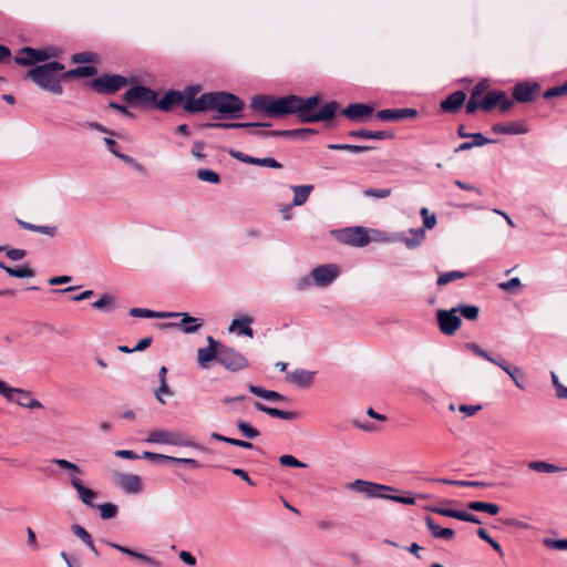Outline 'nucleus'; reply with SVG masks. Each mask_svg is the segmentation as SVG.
<instances>
[{
	"mask_svg": "<svg viewBox=\"0 0 567 567\" xmlns=\"http://www.w3.org/2000/svg\"><path fill=\"white\" fill-rule=\"evenodd\" d=\"M319 100L318 95L303 99L293 94L281 97L260 94L251 99L250 107L274 118L297 114L301 123H313L333 118L339 104L332 101L317 110Z\"/></svg>",
	"mask_w": 567,
	"mask_h": 567,
	"instance_id": "1",
	"label": "nucleus"
},
{
	"mask_svg": "<svg viewBox=\"0 0 567 567\" xmlns=\"http://www.w3.org/2000/svg\"><path fill=\"white\" fill-rule=\"evenodd\" d=\"M63 70L64 65L62 63L52 61L30 69L28 78L32 79L43 90L61 95L63 93L61 79L63 78L59 73Z\"/></svg>",
	"mask_w": 567,
	"mask_h": 567,
	"instance_id": "2",
	"label": "nucleus"
},
{
	"mask_svg": "<svg viewBox=\"0 0 567 567\" xmlns=\"http://www.w3.org/2000/svg\"><path fill=\"white\" fill-rule=\"evenodd\" d=\"M347 488L360 493L368 498H382L390 499L396 503L405 504V505H414L415 498L410 496H394L391 495V492H396L398 489L390 486L383 485L374 482H369L364 480H355L352 483L348 484Z\"/></svg>",
	"mask_w": 567,
	"mask_h": 567,
	"instance_id": "3",
	"label": "nucleus"
},
{
	"mask_svg": "<svg viewBox=\"0 0 567 567\" xmlns=\"http://www.w3.org/2000/svg\"><path fill=\"white\" fill-rule=\"evenodd\" d=\"M244 106V101L235 94L213 92V111H217L220 118L241 117Z\"/></svg>",
	"mask_w": 567,
	"mask_h": 567,
	"instance_id": "4",
	"label": "nucleus"
},
{
	"mask_svg": "<svg viewBox=\"0 0 567 567\" xmlns=\"http://www.w3.org/2000/svg\"><path fill=\"white\" fill-rule=\"evenodd\" d=\"M486 81L478 82L471 92L470 100L465 104L467 114H474L476 110L489 111L496 106V91L487 92Z\"/></svg>",
	"mask_w": 567,
	"mask_h": 567,
	"instance_id": "5",
	"label": "nucleus"
},
{
	"mask_svg": "<svg viewBox=\"0 0 567 567\" xmlns=\"http://www.w3.org/2000/svg\"><path fill=\"white\" fill-rule=\"evenodd\" d=\"M61 50L52 47L44 49H33L25 47L19 51L14 58V61L19 65H32L38 62H44L51 58H59Z\"/></svg>",
	"mask_w": 567,
	"mask_h": 567,
	"instance_id": "6",
	"label": "nucleus"
},
{
	"mask_svg": "<svg viewBox=\"0 0 567 567\" xmlns=\"http://www.w3.org/2000/svg\"><path fill=\"white\" fill-rule=\"evenodd\" d=\"M147 443L166 444L175 446L196 447L197 444L188 440L183 433L166 430H153L148 433Z\"/></svg>",
	"mask_w": 567,
	"mask_h": 567,
	"instance_id": "7",
	"label": "nucleus"
},
{
	"mask_svg": "<svg viewBox=\"0 0 567 567\" xmlns=\"http://www.w3.org/2000/svg\"><path fill=\"white\" fill-rule=\"evenodd\" d=\"M218 363L231 372L246 369L249 364L243 353L224 343L219 347Z\"/></svg>",
	"mask_w": 567,
	"mask_h": 567,
	"instance_id": "8",
	"label": "nucleus"
},
{
	"mask_svg": "<svg viewBox=\"0 0 567 567\" xmlns=\"http://www.w3.org/2000/svg\"><path fill=\"white\" fill-rule=\"evenodd\" d=\"M127 84V79L118 74H103L91 82V87L97 93H115Z\"/></svg>",
	"mask_w": 567,
	"mask_h": 567,
	"instance_id": "9",
	"label": "nucleus"
},
{
	"mask_svg": "<svg viewBox=\"0 0 567 567\" xmlns=\"http://www.w3.org/2000/svg\"><path fill=\"white\" fill-rule=\"evenodd\" d=\"M337 239L352 247H364L370 243V237L361 226L348 227L338 231Z\"/></svg>",
	"mask_w": 567,
	"mask_h": 567,
	"instance_id": "10",
	"label": "nucleus"
},
{
	"mask_svg": "<svg viewBox=\"0 0 567 567\" xmlns=\"http://www.w3.org/2000/svg\"><path fill=\"white\" fill-rule=\"evenodd\" d=\"M123 99L131 104L155 105L157 93L143 85H134L128 89Z\"/></svg>",
	"mask_w": 567,
	"mask_h": 567,
	"instance_id": "11",
	"label": "nucleus"
},
{
	"mask_svg": "<svg viewBox=\"0 0 567 567\" xmlns=\"http://www.w3.org/2000/svg\"><path fill=\"white\" fill-rule=\"evenodd\" d=\"M440 330L446 334H454L461 326V317L457 315V309L439 310L436 313Z\"/></svg>",
	"mask_w": 567,
	"mask_h": 567,
	"instance_id": "12",
	"label": "nucleus"
},
{
	"mask_svg": "<svg viewBox=\"0 0 567 567\" xmlns=\"http://www.w3.org/2000/svg\"><path fill=\"white\" fill-rule=\"evenodd\" d=\"M339 269L333 264L328 265H321L318 267H315L311 270V278L313 281V285L318 287H327L331 285L338 277Z\"/></svg>",
	"mask_w": 567,
	"mask_h": 567,
	"instance_id": "13",
	"label": "nucleus"
},
{
	"mask_svg": "<svg viewBox=\"0 0 567 567\" xmlns=\"http://www.w3.org/2000/svg\"><path fill=\"white\" fill-rule=\"evenodd\" d=\"M208 346L197 349V364L202 369H208L213 360L218 361L219 347L221 342L216 341L212 336L207 337Z\"/></svg>",
	"mask_w": 567,
	"mask_h": 567,
	"instance_id": "14",
	"label": "nucleus"
},
{
	"mask_svg": "<svg viewBox=\"0 0 567 567\" xmlns=\"http://www.w3.org/2000/svg\"><path fill=\"white\" fill-rule=\"evenodd\" d=\"M417 115V111L415 109L404 107V109H386L380 110L375 113V116L380 121L388 122H399L406 118H414Z\"/></svg>",
	"mask_w": 567,
	"mask_h": 567,
	"instance_id": "15",
	"label": "nucleus"
},
{
	"mask_svg": "<svg viewBox=\"0 0 567 567\" xmlns=\"http://www.w3.org/2000/svg\"><path fill=\"white\" fill-rule=\"evenodd\" d=\"M183 107L188 113L213 111V92L204 93L199 97L187 99Z\"/></svg>",
	"mask_w": 567,
	"mask_h": 567,
	"instance_id": "16",
	"label": "nucleus"
},
{
	"mask_svg": "<svg viewBox=\"0 0 567 567\" xmlns=\"http://www.w3.org/2000/svg\"><path fill=\"white\" fill-rule=\"evenodd\" d=\"M229 155L243 163H246V164H251V165H258V166H266V167H271V168H281V164L279 162H277L274 157H264V158H258V157H252V156H249V155H246L239 151H235V150H229Z\"/></svg>",
	"mask_w": 567,
	"mask_h": 567,
	"instance_id": "17",
	"label": "nucleus"
},
{
	"mask_svg": "<svg viewBox=\"0 0 567 567\" xmlns=\"http://www.w3.org/2000/svg\"><path fill=\"white\" fill-rule=\"evenodd\" d=\"M373 113V107L369 104L353 103L341 110V114L351 121H364Z\"/></svg>",
	"mask_w": 567,
	"mask_h": 567,
	"instance_id": "18",
	"label": "nucleus"
},
{
	"mask_svg": "<svg viewBox=\"0 0 567 567\" xmlns=\"http://www.w3.org/2000/svg\"><path fill=\"white\" fill-rule=\"evenodd\" d=\"M538 91L539 85L537 83L523 82L515 85L513 96L516 101L526 103L532 101Z\"/></svg>",
	"mask_w": 567,
	"mask_h": 567,
	"instance_id": "19",
	"label": "nucleus"
},
{
	"mask_svg": "<svg viewBox=\"0 0 567 567\" xmlns=\"http://www.w3.org/2000/svg\"><path fill=\"white\" fill-rule=\"evenodd\" d=\"M184 100L185 96L182 92L171 90L166 92L158 102H155V106L163 112H168L174 106L184 103Z\"/></svg>",
	"mask_w": 567,
	"mask_h": 567,
	"instance_id": "20",
	"label": "nucleus"
},
{
	"mask_svg": "<svg viewBox=\"0 0 567 567\" xmlns=\"http://www.w3.org/2000/svg\"><path fill=\"white\" fill-rule=\"evenodd\" d=\"M117 482L126 494H137L142 491V482L135 474H118Z\"/></svg>",
	"mask_w": 567,
	"mask_h": 567,
	"instance_id": "21",
	"label": "nucleus"
},
{
	"mask_svg": "<svg viewBox=\"0 0 567 567\" xmlns=\"http://www.w3.org/2000/svg\"><path fill=\"white\" fill-rule=\"evenodd\" d=\"M465 92L455 91L441 102V109L446 113H455L465 103Z\"/></svg>",
	"mask_w": 567,
	"mask_h": 567,
	"instance_id": "22",
	"label": "nucleus"
},
{
	"mask_svg": "<svg viewBox=\"0 0 567 567\" xmlns=\"http://www.w3.org/2000/svg\"><path fill=\"white\" fill-rule=\"evenodd\" d=\"M18 405L27 409H42V403L34 399L30 391H27L21 388H16L14 391V400Z\"/></svg>",
	"mask_w": 567,
	"mask_h": 567,
	"instance_id": "23",
	"label": "nucleus"
},
{
	"mask_svg": "<svg viewBox=\"0 0 567 567\" xmlns=\"http://www.w3.org/2000/svg\"><path fill=\"white\" fill-rule=\"evenodd\" d=\"M103 543L111 547V548H114L121 553H124L131 557H134V558H137L140 560H142L143 563L150 565V566H154V567H158L159 566V563L157 560H155L153 557H150L147 555H144L142 553H138L136 550H133L128 547H125V546H122V545H118L116 543H113V542H110V540H103Z\"/></svg>",
	"mask_w": 567,
	"mask_h": 567,
	"instance_id": "24",
	"label": "nucleus"
},
{
	"mask_svg": "<svg viewBox=\"0 0 567 567\" xmlns=\"http://www.w3.org/2000/svg\"><path fill=\"white\" fill-rule=\"evenodd\" d=\"M255 409L257 411L264 412L269 416L278 417L287 421H292L299 417L298 412L295 411H284L277 408L267 406L260 402H255Z\"/></svg>",
	"mask_w": 567,
	"mask_h": 567,
	"instance_id": "25",
	"label": "nucleus"
},
{
	"mask_svg": "<svg viewBox=\"0 0 567 567\" xmlns=\"http://www.w3.org/2000/svg\"><path fill=\"white\" fill-rule=\"evenodd\" d=\"M176 317H182V320L177 326L184 333H195L203 327V319L192 317L187 312L177 313Z\"/></svg>",
	"mask_w": 567,
	"mask_h": 567,
	"instance_id": "26",
	"label": "nucleus"
},
{
	"mask_svg": "<svg viewBox=\"0 0 567 567\" xmlns=\"http://www.w3.org/2000/svg\"><path fill=\"white\" fill-rule=\"evenodd\" d=\"M353 138L364 140H392L394 134L389 131H369V130H355L348 133Z\"/></svg>",
	"mask_w": 567,
	"mask_h": 567,
	"instance_id": "27",
	"label": "nucleus"
},
{
	"mask_svg": "<svg viewBox=\"0 0 567 567\" xmlns=\"http://www.w3.org/2000/svg\"><path fill=\"white\" fill-rule=\"evenodd\" d=\"M289 380L300 388H308L313 383L315 372L297 369L288 375Z\"/></svg>",
	"mask_w": 567,
	"mask_h": 567,
	"instance_id": "28",
	"label": "nucleus"
},
{
	"mask_svg": "<svg viewBox=\"0 0 567 567\" xmlns=\"http://www.w3.org/2000/svg\"><path fill=\"white\" fill-rule=\"evenodd\" d=\"M207 127H215L221 130H231V128H258V127H269L270 123H259V122H246V123H226V122H215L206 124Z\"/></svg>",
	"mask_w": 567,
	"mask_h": 567,
	"instance_id": "29",
	"label": "nucleus"
},
{
	"mask_svg": "<svg viewBox=\"0 0 567 567\" xmlns=\"http://www.w3.org/2000/svg\"><path fill=\"white\" fill-rule=\"evenodd\" d=\"M528 132V125L522 121L498 124V134L519 135L527 134Z\"/></svg>",
	"mask_w": 567,
	"mask_h": 567,
	"instance_id": "30",
	"label": "nucleus"
},
{
	"mask_svg": "<svg viewBox=\"0 0 567 567\" xmlns=\"http://www.w3.org/2000/svg\"><path fill=\"white\" fill-rule=\"evenodd\" d=\"M248 389L256 396L268 400V401H272V402L287 401V398L277 391L266 390L259 385H249Z\"/></svg>",
	"mask_w": 567,
	"mask_h": 567,
	"instance_id": "31",
	"label": "nucleus"
},
{
	"mask_svg": "<svg viewBox=\"0 0 567 567\" xmlns=\"http://www.w3.org/2000/svg\"><path fill=\"white\" fill-rule=\"evenodd\" d=\"M317 132L312 128H296V130H287V131H271L262 133L264 135H271L272 137H286V136H295L302 140H306L309 135H313Z\"/></svg>",
	"mask_w": 567,
	"mask_h": 567,
	"instance_id": "32",
	"label": "nucleus"
},
{
	"mask_svg": "<svg viewBox=\"0 0 567 567\" xmlns=\"http://www.w3.org/2000/svg\"><path fill=\"white\" fill-rule=\"evenodd\" d=\"M425 524L431 535L435 538H443L450 540L454 537V530L451 528H443L437 525L431 517L425 518Z\"/></svg>",
	"mask_w": 567,
	"mask_h": 567,
	"instance_id": "33",
	"label": "nucleus"
},
{
	"mask_svg": "<svg viewBox=\"0 0 567 567\" xmlns=\"http://www.w3.org/2000/svg\"><path fill=\"white\" fill-rule=\"evenodd\" d=\"M290 188L293 192L292 205L301 206L308 200L309 195L313 190V185H292Z\"/></svg>",
	"mask_w": 567,
	"mask_h": 567,
	"instance_id": "34",
	"label": "nucleus"
},
{
	"mask_svg": "<svg viewBox=\"0 0 567 567\" xmlns=\"http://www.w3.org/2000/svg\"><path fill=\"white\" fill-rule=\"evenodd\" d=\"M130 316L135 318H173L177 316V312H161V311H153L145 308H132L130 310Z\"/></svg>",
	"mask_w": 567,
	"mask_h": 567,
	"instance_id": "35",
	"label": "nucleus"
},
{
	"mask_svg": "<svg viewBox=\"0 0 567 567\" xmlns=\"http://www.w3.org/2000/svg\"><path fill=\"white\" fill-rule=\"evenodd\" d=\"M411 237H402V241L409 249L417 248L425 238L424 228H411L409 229Z\"/></svg>",
	"mask_w": 567,
	"mask_h": 567,
	"instance_id": "36",
	"label": "nucleus"
},
{
	"mask_svg": "<svg viewBox=\"0 0 567 567\" xmlns=\"http://www.w3.org/2000/svg\"><path fill=\"white\" fill-rule=\"evenodd\" d=\"M252 319L250 317H241L240 319H234L229 327V331L238 330L240 334L252 338L254 331L250 328Z\"/></svg>",
	"mask_w": 567,
	"mask_h": 567,
	"instance_id": "37",
	"label": "nucleus"
},
{
	"mask_svg": "<svg viewBox=\"0 0 567 567\" xmlns=\"http://www.w3.org/2000/svg\"><path fill=\"white\" fill-rule=\"evenodd\" d=\"M0 269L4 270L9 276L16 278H32L35 276V272L29 266H21L17 268H12L7 266L3 261L0 260Z\"/></svg>",
	"mask_w": 567,
	"mask_h": 567,
	"instance_id": "38",
	"label": "nucleus"
},
{
	"mask_svg": "<svg viewBox=\"0 0 567 567\" xmlns=\"http://www.w3.org/2000/svg\"><path fill=\"white\" fill-rule=\"evenodd\" d=\"M97 72L95 66L92 65H84V66H78L76 69L69 70L66 72L62 73L63 79H71V78H91L95 75Z\"/></svg>",
	"mask_w": 567,
	"mask_h": 567,
	"instance_id": "39",
	"label": "nucleus"
},
{
	"mask_svg": "<svg viewBox=\"0 0 567 567\" xmlns=\"http://www.w3.org/2000/svg\"><path fill=\"white\" fill-rule=\"evenodd\" d=\"M75 491L83 504L87 506H93V502L96 498V493L93 489L84 486L83 483L76 482Z\"/></svg>",
	"mask_w": 567,
	"mask_h": 567,
	"instance_id": "40",
	"label": "nucleus"
},
{
	"mask_svg": "<svg viewBox=\"0 0 567 567\" xmlns=\"http://www.w3.org/2000/svg\"><path fill=\"white\" fill-rule=\"evenodd\" d=\"M528 468L538 473H558L566 470L544 461H533L528 464Z\"/></svg>",
	"mask_w": 567,
	"mask_h": 567,
	"instance_id": "41",
	"label": "nucleus"
},
{
	"mask_svg": "<svg viewBox=\"0 0 567 567\" xmlns=\"http://www.w3.org/2000/svg\"><path fill=\"white\" fill-rule=\"evenodd\" d=\"M498 367L502 368L505 372L508 373V375L514 381L515 385L522 390L525 389L524 382L522 381L523 374L520 370L517 367H512L509 364L499 363Z\"/></svg>",
	"mask_w": 567,
	"mask_h": 567,
	"instance_id": "42",
	"label": "nucleus"
},
{
	"mask_svg": "<svg viewBox=\"0 0 567 567\" xmlns=\"http://www.w3.org/2000/svg\"><path fill=\"white\" fill-rule=\"evenodd\" d=\"M467 276L466 272H463V271H460V270H452V271H446V272H442L437 280H436V284L437 286H445L447 284H450L451 281H454V280H457V279H463Z\"/></svg>",
	"mask_w": 567,
	"mask_h": 567,
	"instance_id": "43",
	"label": "nucleus"
},
{
	"mask_svg": "<svg viewBox=\"0 0 567 567\" xmlns=\"http://www.w3.org/2000/svg\"><path fill=\"white\" fill-rule=\"evenodd\" d=\"M328 148L334 150V151H349L352 153H363V152H369V151L373 150L372 146L352 145V144H329Z\"/></svg>",
	"mask_w": 567,
	"mask_h": 567,
	"instance_id": "44",
	"label": "nucleus"
},
{
	"mask_svg": "<svg viewBox=\"0 0 567 567\" xmlns=\"http://www.w3.org/2000/svg\"><path fill=\"white\" fill-rule=\"evenodd\" d=\"M457 315L463 316L465 319L474 321L478 318L480 309L473 305H460L455 307Z\"/></svg>",
	"mask_w": 567,
	"mask_h": 567,
	"instance_id": "45",
	"label": "nucleus"
},
{
	"mask_svg": "<svg viewBox=\"0 0 567 567\" xmlns=\"http://www.w3.org/2000/svg\"><path fill=\"white\" fill-rule=\"evenodd\" d=\"M237 426L240 433L249 440L256 439L260 435V432L256 427L244 420H239L237 422Z\"/></svg>",
	"mask_w": 567,
	"mask_h": 567,
	"instance_id": "46",
	"label": "nucleus"
},
{
	"mask_svg": "<svg viewBox=\"0 0 567 567\" xmlns=\"http://www.w3.org/2000/svg\"><path fill=\"white\" fill-rule=\"evenodd\" d=\"M498 289H502L509 295H517L522 289V282L518 278L515 277L508 281L498 284Z\"/></svg>",
	"mask_w": 567,
	"mask_h": 567,
	"instance_id": "47",
	"label": "nucleus"
},
{
	"mask_svg": "<svg viewBox=\"0 0 567 567\" xmlns=\"http://www.w3.org/2000/svg\"><path fill=\"white\" fill-rule=\"evenodd\" d=\"M467 507L472 511L487 512L491 515H496V504L474 501L468 503Z\"/></svg>",
	"mask_w": 567,
	"mask_h": 567,
	"instance_id": "48",
	"label": "nucleus"
},
{
	"mask_svg": "<svg viewBox=\"0 0 567 567\" xmlns=\"http://www.w3.org/2000/svg\"><path fill=\"white\" fill-rule=\"evenodd\" d=\"M197 177L200 181L207 182L210 184H218L220 182L219 175L212 169H205V168L198 169Z\"/></svg>",
	"mask_w": 567,
	"mask_h": 567,
	"instance_id": "49",
	"label": "nucleus"
},
{
	"mask_svg": "<svg viewBox=\"0 0 567 567\" xmlns=\"http://www.w3.org/2000/svg\"><path fill=\"white\" fill-rule=\"evenodd\" d=\"M498 524H502V526L507 527V528H519V529L529 528V525L527 523H524V522L518 520L513 517L498 518Z\"/></svg>",
	"mask_w": 567,
	"mask_h": 567,
	"instance_id": "50",
	"label": "nucleus"
},
{
	"mask_svg": "<svg viewBox=\"0 0 567 567\" xmlns=\"http://www.w3.org/2000/svg\"><path fill=\"white\" fill-rule=\"evenodd\" d=\"M97 508L100 509L101 517L103 519H110L115 517L118 511L117 505L113 503L101 504L97 506Z\"/></svg>",
	"mask_w": 567,
	"mask_h": 567,
	"instance_id": "51",
	"label": "nucleus"
},
{
	"mask_svg": "<svg viewBox=\"0 0 567 567\" xmlns=\"http://www.w3.org/2000/svg\"><path fill=\"white\" fill-rule=\"evenodd\" d=\"M279 463L282 466L305 468L307 464L297 460L295 456L285 454L279 457Z\"/></svg>",
	"mask_w": 567,
	"mask_h": 567,
	"instance_id": "52",
	"label": "nucleus"
},
{
	"mask_svg": "<svg viewBox=\"0 0 567 567\" xmlns=\"http://www.w3.org/2000/svg\"><path fill=\"white\" fill-rule=\"evenodd\" d=\"M465 348L467 350L472 351L477 357H481L492 363H496V360L489 353H487L485 350H483L480 346H477L476 343H473V342L466 343Z\"/></svg>",
	"mask_w": 567,
	"mask_h": 567,
	"instance_id": "53",
	"label": "nucleus"
},
{
	"mask_svg": "<svg viewBox=\"0 0 567 567\" xmlns=\"http://www.w3.org/2000/svg\"><path fill=\"white\" fill-rule=\"evenodd\" d=\"M71 529L73 532V534L79 537L85 545H90L91 542L93 540L92 536L86 532V529L79 525V524H73L71 526Z\"/></svg>",
	"mask_w": 567,
	"mask_h": 567,
	"instance_id": "54",
	"label": "nucleus"
},
{
	"mask_svg": "<svg viewBox=\"0 0 567 567\" xmlns=\"http://www.w3.org/2000/svg\"><path fill=\"white\" fill-rule=\"evenodd\" d=\"M114 303V298L109 295V293H104L103 296H101L100 299H97L96 301H94L92 303V306L95 308V309H99V310H106L107 308H110L112 305Z\"/></svg>",
	"mask_w": 567,
	"mask_h": 567,
	"instance_id": "55",
	"label": "nucleus"
},
{
	"mask_svg": "<svg viewBox=\"0 0 567 567\" xmlns=\"http://www.w3.org/2000/svg\"><path fill=\"white\" fill-rule=\"evenodd\" d=\"M52 462L63 470L74 472L76 474H82V470L76 464H74L68 460L54 458Z\"/></svg>",
	"mask_w": 567,
	"mask_h": 567,
	"instance_id": "56",
	"label": "nucleus"
},
{
	"mask_svg": "<svg viewBox=\"0 0 567 567\" xmlns=\"http://www.w3.org/2000/svg\"><path fill=\"white\" fill-rule=\"evenodd\" d=\"M392 190L390 188H383V189H374V188H368L363 190V195L365 197H374V198H386L391 195Z\"/></svg>",
	"mask_w": 567,
	"mask_h": 567,
	"instance_id": "57",
	"label": "nucleus"
},
{
	"mask_svg": "<svg viewBox=\"0 0 567 567\" xmlns=\"http://www.w3.org/2000/svg\"><path fill=\"white\" fill-rule=\"evenodd\" d=\"M543 543L548 548H553V549H557V550H567V539L545 538L543 540Z\"/></svg>",
	"mask_w": 567,
	"mask_h": 567,
	"instance_id": "58",
	"label": "nucleus"
},
{
	"mask_svg": "<svg viewBox=\"0 0 567 567\" xmlns=\"http://www.w3.org/2000/svg\"><path fill=\"white\" fill-rule=\"evenodd\" d=\"M16 388L9 386L4 381L0 380V394L9 402L14 400Z\"/></svg>",
	"mask_w": 567,
	"mask_h": 567,
	"instance_id": "59",
	"label": "nucleus"
},
{
	"mask_svg": "<svg viewBox=\"0 0 567 567\" xmlns=\"http://www.w3.org/2000/svg\"><path fill=\"white\" fill-rule=\"evenodd\" d=\"M512 105L513 102L509 100L506 93L498 91V110L505 112L508 111Z\"/></svg>",
	"mask_w": 567,
	"mask_h": 567,
	"instance_id": "60",
	"label": "nucleus"
},
{
	"mask_svg": "<svg viewBox=\"0 0 567 567\" xmlns=\"http://www.w3.org/2000/svg\"><path fill=\"white\" fill-rule=\"evenodd\" d=\"M564 93H567V81L561 86H554V87L547 90L544 93V97L545 99H550V97H554V96L561 95Z\"/></svg>",
	"mask_w": 567,
	"mask_h": 567,
	"instance_id": "61",
	"label": "nucleus"
},
{
	"mask_svg": "<svg viewBox=\"0 0 567 567\" xmlns=\"http://www.w3.org/2000/svg\"><path fill=\"white\" fill-rule=\"evenodd\" d=\"M27 256V250L19 248H8L7 257L13 261H18L23 259Z\"/></svg>",
	"mask_w": 567,
	"mask_h": 567,
	"instance_id": "62",
	"label": "nucleus"
},
{
	"mask_svg": "<svg viewBox=\"0 0 567 567\" xmlns=\"http://www.w3.org/2000/svg\"><path fill=\"white\" fill-rule=\"evenodd\" d=\"M94 61V54L90 52H82L72 55V62L74 63H89Z\"/></svg>",
	"mask_w": 567,
	"mask_h": 567,
	"instance_id": "63",
	"label": "nucleus"
},
{
	"mask_svg": "<svg viewBox=\"0 0 567 567\" xmlns=\"http://www.w3.org/2000/svg\"><path fill=\"white\" fill-rule=\"evenodd\" d=\"M481 410H482L481 404H475V405L462 404L458 406V411L464 413L465 416H472Z\"/></svg>",
	"mask_w": 567,
	"mask_h": 567,
	"instance_id": "64",
	"label": "nucleus"
}]
</instances>
